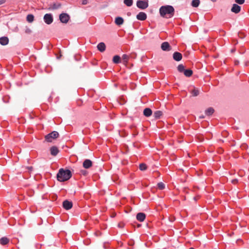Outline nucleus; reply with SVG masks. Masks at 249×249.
<instances>
[{"instance_id": "obj_12", "label": "nucleus", "mask_w": 249, "mask_h": 249, "mask_svg": "<svg viewBox=\"0 0 249 249\" xmlns=\"http://www.w3.org/2000/svg\"><path fill=\"white\" fill-rule=\"evenodd\" d=\"M92 165V162L89 159L85 160L83 163V166L85 169H89Z\"/></svg>"}, {"instance_id": "obj_21", "label": "nucleus", "mask_w": 249, "mask_h": 249, "mask_svg": "<svg viewBox=\"0 0 249 249\" xmlns=\"http://www.w3.org/2000/svg\"><path fill=\"white\" fill-rule=\"evenodd\" d=\"M163 115V112L160 110H157L154 112L153 116L155 119H159Z\"/></svg>"}, {"instance_id": "obj_3", "label": "nucleus", "mask_w": 249, "mask_h": 249, "mask_svg": "<svg viewBox=\"0 0 249 249\" xmlns=\"http://www.w3.org/2000/svg\"><path fill=\"white\" fill-rule=\"evenodd\" d=\"M59 136V133L56 131H53L45 137V141L47 142H52L53 140L56 139Z\"/></svg>"}, {"instance_id": "obj_4", "label": "nucleus", "mask_w": 249, "mask_h": 249, "mask_svg": "<svg viewBox=\"0 0 249 249\" xmlns=\"http://www.w3.org/2000/svg\"><path fill=\"white\" fill-rule=\"evenodd\" d=\"M136 5L137 7L140 9H145L148 7V0H138L136 3Z\"/></svg>"}, {"instance_id": "obj_36", "label": "nucleus", "mask_w": 249, "mask_h": 249, "mask_svg": "<svg viewBox=\"0 0 249 249\" xmlns=\"http://www.w3.org/2000/svg\"><path fill=\"white\" fill-rule=\"evenodd\" d=\"M6 0H0V5L4 4Z\"/></svg>"}, {"instance_id": "obj_38", "label": "nucleus", "mask_w": 249, "mask_h": 249, "mask_svg": "<svg viewBox=\"0 0 249 249\" xmlns=\"http://www.w3.org/2000/svg\"><path fill=\"white\" fill-rule=\"evenodd\" d=\"M199 118H200V119H203V118H204V116L203 115H201V116H200L199 117Z\"/></svg>"}, {"instance_id": "obj_20", "label": "nucleus", "mask_w": 249, "mask_h": 249, "mask_svg": "<svg viewBox=\"0 0 249 249\" xmlns=\"http://www.w3.org/2000/svg\"><path fill=\"white\" fill-rule=\"evenodd\" d=\"M214 109L212 107H210L205 110V114L206 115L210 116H211L214 113Z\"/></svg>"}, {"instance_id": "obj_25", "label": "nucleus", "mask_w": 249, "mask_h": 249, "mask_svg": "<svg viewBox=\"0 0 249 249\" xmlns=\"http://www.w3.org/2000/svg\"><path fill=\"white\" fill-rule=\"evenodd\" d=\"M190 92L194 97L197 96L199 94V90L196 88H194L192 90H190Z\"/></svg>"}, {"instance_id": "obj_16", "label": "nucleus", "mask_w": 249, "mask_h": 249, "mask_svg": "<svg viewBox=\"0 0 249 249\" xmlns=\"http://www.w3.org/2000/svg\"><path fill=\"white\" fill-rule=\"evenodd\" d=\"M144 116L146 117L151 116L152 114V110L149 107H146L143 110V112Z\"/></svg>"}, {"instance_id": "obj_31", "label": "nucleus", "mask_w": 249, "mask_h": 249, "mask_svg": "<svg viewBox=\"0 0 249 249\" xmlns=\"http://www.w3.org/2000/svg\"><path fill=\"white\" fill-rule=\"evenodd\" d=\"M139 168L141 171H144L147 169V166L145 163H141L139 165Z\"/></svg>"}, {"instance_id": "obj_6", "label": "nucleus", "mask_w": 249, "mask_h": 249, "mask_svg": "<svg viewBox=\"0 0 249 249\" xmlns=\"http://www.w3.org/2000/svg\"><path fill=\"white\" fill-rule=\"evenodd\" d=\"M70 19V16L67 13H61L59 15V19L62 23H67Z\"/></svg>"}, {"instance_id": "obj_24", "label": "nucleus", "mask_w": 249, "mask_h": 249, "mask_svg": "<svg viewBox=\"0 0 249 249\" xmlns=\"http://www.w3.org/2000/svg\"><path fill=\"white\" fill-rule=\"evenodd\" d=\"M112 61L115 64H119L121 63V57L118 55H116L113 56Z\"/></svg>"}, {"instance_id": "obj_13", "label": "nucleus", "mask_w": 249, "mask_h": 249, "mask_svg": "<svg viewBox=\"0 0 249 249\" xmlns=\"http://www.w3.org/2000/svg\"><path fill=\"white\" fill-rule=\"evenodd\" d=\"M173 59L176 61H179L182 59V54L179 52H175L173 54Z\"/></svg>"}, {"instance_id": "obj_26", "label": "nucleus", "mask_w": 249, "mask_h": 249, "mask_svg": "<svg viewBox=\"0 0 249 249\" xmlns=\"http://www.w3.org/2000/svg\"><path fill=\"white\" fill-rule=\"evenodd\" d=\"M200 4L199 0H193L191 2V6L193 7H197Z\"/></svg>"}, {"instance_id": "obj_37", "label": "nucleus", "mask_w": 249, "mask_h": 249, "mask_svg": "<svg viewBox=\"0 0 249 249\" xmlns=\"http://www.w3.org/2000/svg\"><path fill=\"white\" fill-rule=\"evenodd\" d=\"M26 33H31V30L29 29H27L26 30Z\"/></svg>"}, {"instance_id": "obj_33", "label": "nucleus", "mask_w": 249, "mask_h": 249, "mask_svg": "<svg viewBox=\"0 0 249 249\" xmlns=\"http://www.w3.org/2000/svg\"><path fill=\"white\" fill-rule=\"evenodd\" d=\"M245 0H235V2L238 4H243Z\"/></svg>"}, {"instance_id": "obj_14", "label": "nucleus", "mask_w": 249, "mask_h": 249, "mask_svg": "<svg viewBox=\"0 0 249 249\" xmlns=\"http://www.w3.org/2000/svg\"><path fill=\"white\" fill-rule=\"evenodd\" d=\"M146 217V215L143 213H139L137 214L136 218L140 222H143Z\"/></svg>"}, {"instance_id": "obj_5", "label": "nucleus", "mask_w": 249, "mask_h": 249, "mask_svg": "<svg viewBox=\"0 0 249 249\" xmlns=\"http://www.w3.org/2000/svg\"><path fill=\"white\" fill-rule=\"evenodd\" d=\"M43 20L47 24H51L53 20V15L51 13L46 14L44 16Z\"/></svg>"}, {"instance_id": "obj_18", "label": "nucleus", "mask_w": 249, "mask_h": 249, "mask_svg": "<svg viewBox=\"0 0 249 249\" xmlns=\"http://www.w3.org/2000/svg\"><path fill=\"white\" fill-rule=\"evenodd\" d=\"M124 22V19L121 17H117L115 19V23L116 25L120 26L123 24Z\"/></svg>"}, {"instance_id": "obj_11", "label": "nucleus", "mask_w": 249, "mask_h": 249, "mask_svg": "<svg viewBox=\"0 0 249 249\" xmlns=\"http://www.w3.org/2000/svg\"><path fill=\"white\" fill-rule=\"evenodd\" d=\"M241 11V6L237 4L234 3L232 5L231 11L235 14L239 13Z\"/></svg>"}, {"instance_id": "obj_2", "label": "nucleus", "mask_w": 249, "mask_h": 249, "mask_svg": "<svg viewBox=\"0 0 249 249\" xmlns=\"http://www.w3.org/2000/svg\"><path fill=\"white\" fill-rule=\"evenodd\" d=\"M72 174L69 169L61 168L59 170L57 175V179L60 182H64L71 178Z\"/></svg>"}, {"instance_id": "obj_30", "label": "nucleus", "mask_w": 249, "mask_h": 249, "mask_svg": "<svg viewBox=\"0 0 249 249\" xmlns=\"http://www.w3.org/2000/svg\"><path fill=\"white\" fill-rule=\"evenodd\" d=\"M157 186L158 188L161 190H163L165 187V184L162 182H159L157 184Z\"/></svg>"}, {"instance_id": "obj_29", "label": "nucleus", "mask_w": 249, "mask_h": 249, "mask_svg": "<svg viewBox=\"0 0 249 249\" xmlns=\"http://www.w3.org/2000/svg\"><path fill=\"white\" fill-rule=\"evenodd\" d=\"M178 71L181 73H182L185 70V67L183 64H179L178 66Z\"/></svg>"}, {"instance_id": "obj_22", "label": "nucleus", "mask_w": 249, "mask_h": 249, "mask_svg": "<svg viewBox=\"0 0 249 249\" xmlns=\"http://www.w3.org/2000/svg\"><path fill=\"white\" fill-rule=\"evenodd\" d=\"M9 242V239L6 237H3L0 239V244L1 245H7Z\"/></svg>"}, {"instance_id": "obj_35", "label": "nucleus", "mask_w": 249, "mask_h": 249, "mask_svg": "<svg viewBox=\"0 0 249 249\" xmlns=\"http://www.w3.org/2000/svg\"><path fill=\"white\" fill-rule=\"evenodd\" d=\"M88 3V0H82V4L83 5H86Z\"/></svg>"}, {"instance_id": "obj_7", "label": "nucleus", "mask_w": 249, "mask_h": 249, "mask_svg": "<svg viewBox=\"0 0 249 249\" xmlns=\"http://www.w3.org/2000/svg\"><path fill=\"white\" fill-rule=\"evenodd\" d=\"M63 207L66 210H69L72 207V202L68 200H65L63 202Z\"/></svg>"}, {"instance_id": "obj_32", "label": "nucleus", "mask_w": 249, "mask_h": 249, "mask_svg": "<svg viewBox=\"0 0 249 249\" xmlns=\"http://www.w3.org/2000/svg\"><path fill=\"white\" fill-rule=\"evenodd\" d=\"M128 55L126 54H124L122 56V59L124 62L127 63L128 60Z\"/></svg>"}, {"instance_id": "obj_8", "label": "nucleus", "mask_w": 249, "mask_h": 249, "mask_svg": "<svg viewBox=\"0 0 249 249\" xmlns=\"http://www.w3.org/2000/svg\"><path fill=\"white\" fill-rule=\"evenodd\" d=\"M161 49L163 51H170L172 49L171 46L168 42H164L161 44Z\"/></svg>"}, {"instance_id": "obj_23", "label": "nucleus", "mask_w": 249, "mask_h": 249, "mask_svg": "<svg viewBox=\"0 0 249 249\" xmlns=\"http://www.w3.org/2000/svg\"><path fill=\"white\" fill-rule=\"evenodd\" d=\"M182 73H183L184 74L186 77H189L192 75L193 72L192 70L189 69H185V70L183 71V72Z\"/></svg>"}, {"instance_id": "obj_28", "label": "nucleus", "mask_w": 249, "mask_h": 249, "mask_svg": "<svg viewBox=\"0 0 249 249\" xmlns=\"http://www.w3.org/2000/svg\"><path fill=\"white\" fill-rule=\"evenodd\" d=\"M133 2V0H124V3L128 7H130L132 5Z\"/></svg>"}, {"instance_id": "obj_17", "label": "nucleus", "mask_w": 249, "mask_h": 249, "mask_svg": "<svg viewBox=\"0 0 249 249\" xmlns=\"http://www.w3.org/2000/svg\"><path fill=\"white\" fill-rule=\"evenodd\" d=\"M59 152V150L56 146H53L50 148V153L52 156H55Z\"/></svg>"}, {"instance_id": "obj_10", "label": "nucleus", "mask_w": 249, "mask_h": 249, "mask_svg": "<svg viewBox=\"0 0 249 249\" xmlns=\"http://www.w3.org/2000/svg\"><path fill=\"white\" fill-rule=\"evenodd\" d=\"M61 6V4L60 3H53L52 4H50L49 7L47 9L48 10H54L60 8Z\"/></svg>"}, {"instance_id": "obj_15", "label": "nucleus", "mask_w": 249, "mask_h": 249, "mask_svg": "<svg viewBox=\"0 0 249 249\" xmlns=\"http://www.w3.org/2000/svg\"><path fill=\"white\" fill-rule=\"evenodd\" d=\"M9 38L7 36H2L0 37V44L2 46H5L9 43Z\"/></svg>"}, {"instance_id": "obj_19", "label": "nucleus", "mask_w": 249, "mask_h": 249, "mask_svg": "<svg viewBox=\"0 0 249 249\" xmlns=\"http://www.w3.org/2000/svg\"><path fill=\"white\" fill-rule=\"evenodd\" d=\"M97 47L100 52H103L105 51L106 47L104 42H100L97 45Z\"/></svg>"}, {"instance_id": "obj_1", "label": "nucleus", "mask_w": 249, "mask_h": 249, "mask_svg": "<svg viewBox=\"0 0 249 249\" xmlns=\"http://www.w3.org/2000/svg\"><path fill=\"white\" fill-rule=\"evenodd\" d=\"M160 14L161 17L166 18H171L173 17L175 13V9L169 5L162 6L159 10Z\"/></svg>"}, {"instance_id": "obj_27", "label": "nucleus", "mask_w": 249, "mask_h": 249, "mask_svg": "<svg viewBox=\"0 0 249 249\" xmlns=\"http://www.w3.org/2000/svg\"><path fill=\"white\" fill-rule=\"evenodd\" d=\"M26 20L29 23L32 22L34 20V16L32 14H29L26 17Z\"/></svg>"}, {"instance_id": "obj_34", "label": "nucleus", "mask_w": 249, "mask_h": 249, "mask_svg": "<svg viewBox=\"0 0 249 249\" xmlns=\"http://www.w3.org/2000/svg\"><path fill=\"white\" fill-rule=\"evenodd\" d=\"M81 173L82 175H83L84 176H86L88 174V172L85 170H82L81 171Z\"/></svg>"}, {"instance_id": "obj_9", "label": "nucleus", "mask_w": 249, "mask_h": 249, "mask_svg": "<svg viewBox=\"0 0 249 249\" xmlns=\"http://www.w3.org/2000/svg\"><path fill=\"white\" fill-rule=\"evenodd\" d=\"M136 18L139 20L143 21L146 19L147 15L144 12H140L137 15Z\"/></svg>"}]
</instances>
